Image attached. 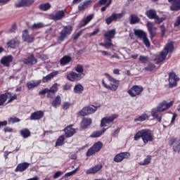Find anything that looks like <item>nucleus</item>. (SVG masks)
I'll list each match as a JSON object with an SVG mask.
<instances>
[{
	"instance_id": "6e6552de",
	"label": "nucleus",
	"mask_w": 180,
	"mask_h": 180,
	"mask_svg": "<svg viewBox=\"0 0 180 180\" xmlns=\"http://www.w3.org/2000/svg\"><path fill=\"white\" fill-rule=\"evenodd\" d=\"M179 81L180 79L175 72H170L168 74L169 88H175L178 86V82H179Z\"/></svg>"
},
{
	"instance_id": "3c124183",
	"label": "nucleus",
	"mask_w": 180,
	"mask_h": 180,
	"mask_svg": "<svg viewBox=\"0 0 180 180\" xmlns=\"http://www.w3.org/2000/svg\"><path fill=\"white\" fill-rule=\"evenodd\" d=\"M20 122V119L15 117H10L8 120V124H13L14 123H19Z\"/></svg>"
},
{
	"instance_id": "79ce46f5",
	"label": "nucleus",
	"mask_w": 180,
	"mask_h": 180,
	"mask_svg": "<svg viewBox=\"0 0 180 180\" xmlns=\"http://www.w3.org/2000/svg\"><path fill=\"white\" fill-rule=\"evenodd\" d=\"M51 8V4H50V3L42 4L39 6V9L44 11H49V9H50Z\"/></svg>"
},
{
	"instance_id": "9b49d317",
	"label": "nucleus",
	"mask_w": 180,
	"mask_h": 180,
	"mask_svg": "<svg viewBox=\"0 0 180 180\" xmlns=\"http://www.w3.org/2000/svg\"><path fill=\"white\" fill-rule=\"evenodd\" d=\"M142 140L144 144H147L148 141H153V132L148 129H142Z\"/></svg>"
},
{
	"instance_id": "4be33fe9",
	"label": "nucleus",
	"mask_w": 180,
	"mask_h": 180,
	"mask_svg": "<svg viewBox=\"0 0 180 180\" xmlns=\"http://www.w3.org/2000/svg\"><path fill=\"white\" fill-rule=\"evenodd\" d=\"M22 39L23 41H27V43H33V41H34V37L30 36V34H29V30H25L22 32Z\"/></svg>"
},
{
	"instance_id": "a878e982",
	"label": "nucleus",
	"mask_w": 180,
	"mask_h": 180,
	"mask_svg": "<svg viewBox=\"0 0 180 180\" xmlns=\"http://www.w3.org/2000/svg\"><path fill=\"white\" fill-rule=\"evenodd\" d=\"M102 164L96 165V166H94L89 169L86 170V174L87 175H91V174H96L97 172H99L103 168Z\"/></svg>"
},
{
	"instance_id": "69168bd1",
	"label": "nucleus",
	"mask_w": 180,
	"mask_h": 180,
	"mask_svg": "<svg viewBox=\"0 0 180 180\" xmlns=\"http://www.w3.org/2000/svg\"><path fill=\"white\" fill-rule=\"evenodd\" d=\"M84 32V30H81L80 31H79L74 37L73 40H78V39H79V36H81L82 34V32Z\"/></svg>"
},
{
	"instance_id": "bf43d9fd",
	"label": "nucleus",
	"mask_w": 180,
	"mask_h": 180,
	"mask_svg": "<svg viewBox=\"0 0 180 180\" xmlns=\"http://www.w3.org/2000/svg\"><path fill=\"white\" fill-rule=\"evenodd\" d=\"M139 60L142 64H146V63H147L148 61V56H140Z\"/></svg>"
},
{
	"instance_id": "37998d69",
	"label": "nucleus",
	"mask_w": 180,
	"mask_h": 180,
	"mask_svg": "<svg viewBox=\"0 0 180 180\" xmlns=\"http://www.w3.org/2000/svg\"><path fill=\"white\" fill-rule=\"evenodd\" d=\"M130 18V25H136V23H139V22H140V18H139V16L134 14H131Z\"/></svg>"
},
{
	"instance_id": "9d476101",
	"label": "nucleus",
	"mask_w": 180,
	"mask_h": 180,
	"mask_svg": "<svg viewBox=\"0 0 180 180\" xmlns=\"http://www.w3.org/2000/svg\"><path fill=\"white\" fill-rule=\"evenodd\" d=\"M102 147H103V143L97 141L87 150L86 153V157H91V155H94L96 153H99V150H102Z\"/></svg>"
},
{
	"instance_id": "a18cd8bd",
	"label": "nucleus",
	"mask_w": 180,
	"mask_h": 180,
	"mask_svg": "<svg viewBox=\"0 0 180 180\" xmlns=\"http://www.w3.org/2000/svg\"><path fill=\"white\" fill-rule=\"evenodd\" d=\"M65 140V138L64 137V136H59L56 141V146L58 147H61V146H64Z\"/></svg>"
},
{
	"instance_id": "0eeeda50",
	"label": "nucleus",
	"mask_w": 180,
	"mask_h": 180,
	"mask_svg": "<svg viewBox=\"0 0 180 180\" xmlns=\"http://www.w3.org/2000/svg\"><path fill=\"white\" fill-rule=\"evenodd\" d=\"M100 106H95L94 105L84 107L82 110L79 111L78 115L88 116V115H92V113H95L96 110H98V108Z\"/></svg>"
},
{
	"instance_id": "774afa93",
	"label": "nucleus",
	"mask_w": 180,
	"mask_h": 180,
	"mask_svg": "<svg viewBox=\"0 0 180 180\" xmlns=\"http://www.w3.org/2000/svg\"><path fill=\"white\" fill-rule=\"evenodd\" d=\"M180 25V16H178L176 22L174 24V27H178Z\"/></svg>"
},
{
	"instance_id": "cd10ccee",
	"label": "nucleus",
	"mask_w": 180,
	"mask_h": 180,
	"mask_svg": "<svg viewBox=\"0 0 180 180\" xmlns=\"http://www.w3.org/2000/svg\"><path fill=\"white\" fill-rule=\"evenodd\" d=\"M65 134L67 138L72 137L75 134V129L72 128V125L67 127L65 129Z\"/></svg>"
},
{
	"instance_id": "7c9ffc66",
	"label": "nucleus",
	"mask_w": 180,
	"mask_h": 180,
	"mask_svg": "<svg viewBox=\"0 0 180 180\" xmlns=\"http://www.w3.org/2000/svg\"><path fill=\"white\" fill-rule=\"evenodd\" d=\"M91 4V0L84 1L78 6V11L82 12V11H85V9H88V6Z\"/></svg>"
},
{
	"instance_id": "a19ab883",
	"label": "nucleus",
	"mask_w": 180,
	"mask_h": 180,
	"mask_svg": "<svg viewBox=\"0 0 180 180\" xmlns=\"http://www.w3.org/2000/svg\"><path fill=\"white\" fill-rule=\"evenodd\" d=\"M20 135L23 139H27V137H30V131L28 129H23L20 131Z\"/></svg>"
},
{
	"instance_id": "6e6d98bb",
	"label": "nucleus",
	"mask_w": 180,
	"mask_h": 180,
	"mask_svg": "<svg viewBox=\"0 0 180 180\" xmlns=\"http://www.w3.org/2000/svg\"><path fill=\"white\" fill-rule=\"evenodd\" d=\"M164 20H165V18L164 17L160 18V16L158 15L155 18V23H156V25H160V23H162Z\"/></svg>"
},
{
	"instance_id": "e433bc0d",
	"label": "nucleus",
	"mask_w": 180,
	"mask_h": 180,
	"mask_svg": "<svg viewBox=\"0 0 180 180\" xmlns=\"http://www.w3.org/2000/svg\"><path fill=\"white\" fill-rule=\"evenodd\" d=\"M159 105H163V106H162L161 108L165 109V110H168L169 108L173 106L174 101H170L169 103H167V101H163Z\"/></svg>"
},
{
	"instance_id": "6ab92c4d",
	"label": "nucleus",
	"mask_w": 180,
	"mask_h": 180,
	"mask_svg": "<svg viewBox=\"0 0 180 180\" xmlns=\"http://www.w3.org/2000/svg\"><path fill=\"white\" fill-rule=\"evenodd\" d=\"M169 4H172L169 7L172 12H178L180 11V0H168Z\"/></svg>"
},
{
	"instance_id": "393cba45",
	"label": "nucleus",
	"mask_w": 180,
	"mask_h": 180,
	"mask_svg": "<svg viewBox=\"0 0 180 180\" xmlns=\"http://www.w3.org/2000/svg\"><path fill=\"white\" fill-rule=\"evenodd\" d=\"M29 167H30V163L29 162L20 163L17 165L14 171L15 172H23L24 171H26Z\"/></svg>"
},
{
	"instance_id": "7ed1b4c3",
	"label": "nucleus",
	"mask_w": 180,
	"mask_h": 180,
	"mask_svg": "<svg viewBox=\"0 0 180 180\" xmlns=\"http://www.w3.org/2000/svg\"><path fill=\"white\" fill-rule=\"evenodd\" d=\"M144 88L141 85H133L129 89L127 90V94L131 98H136V96H141Z\"/></svg>"
},
{
	"instance_id": "412c9836",
	"label": "nucleus",
	"mask_w": 180,
	"mask_h": 180,
	"mask_svg": "<svg viewBox=\"0 0 180 180\" xmlns=\"http://www.w3.org/2000/svg\"><path fill=\"white\" fill-rule=\"evenodd\" d=\"M22 63L26 65H34L37 63V59L34 57V55L32 54L27 58H24Z\"/></svg>"
},
{
	"instance_id": "a211bd4d",
	"label": "nucleus",
	"mask_w": 180,
	"mask_h": 180,
	"mask_svg": "<svg viewBox=\"0 0 180 180\" xmlns=\"http://www.w3.org/2000/svg\"><path fill=\"white\" fill-rule=\"evenodd\" d=\"M13 62V56L12 55H8L6 56H3L0 60L1 64L4 67H10L11 63Z\"/></svg>"
},
{
	"instance_id": "473e14b6",
	"label": "nucleus",
	"mask_w": 180,
	"mask_h": 180,
	"mask_svg": "<svg viewBox=\"0 0 180 180\" xmlns=\"http://www.w3.org/2000/svg\"><path fill=\"white\" fill-rule=\"evenodd\" d=\"M51 105L53 108H57L59 106H61V96H57L54 101H52Z\"/></svg>"
},
{
	"instance_id": "ddd939ff",
	"label": "nucleus",
	"mask_w": 180,
	"mask_h": 180,
	"mask_svg": "<svg viewBox=\"0 0 180 180\" xmlns=\"http://www.w3.org/2000/svg\"><path fill=\"white\" fill-rule=\"evenodd\" d=\"M146 27L150 34V39H153L157 34V27L154 26V22L148 21Z\"/></svg>"
},
{
	"instance_id": "c9c22d12",
	"label": "nucleus",
	"mask_w": 180,
	"mask_h": 180,
	"mask_svg": "<svg viewBox=\"0 0 180 180\" xmlns=\"http://www.w3.org/2000/svg\"><path fill=\"white\" fill-rule=\"evenodd\" d=\"M167 56H168V52L165 51L164 49L160 52V57H159L157 60L156 64H160V63H162L167 58Z\"/></svg>"
},
{
	"instance_id": "338daca9",
	"label": "nucleus",
	"mask_w": 180,
	"mask_h": 180,
	"mask_svg": "<svg viewBox=\"0 0 180 180\" xmlns=\"http://www.w3.org/2000/svg\"><path fill=\"white\" fill-rule=\"evenodd\" d=\"M56 95V93L51 91L50 90L47 92L46 97L49 99H51L52 98H54V96Z\"/></svg>"
},
{
	"instance_id": "1a4fd4ad",
	"label": "nucleus",
	"mask_w": 180,
	"mask_h": 180,
	"mask_svg": "<svg viewBox=\"0 0 180 180\" xmlns=\"http://www.w3.org/2000/svg\"><path fill=\"white\" fill-rule=\"evenodd\" d=\"M164 106L163 104H159L158 107L153 108L151 111V116L154 117V119H156L160 123H161V120L162 119V117L160 115V113H162V112H165V109H162Z\"/></svg>"
},
{
	"instance_id": "864d4df0",
	"label": "nucleus",
	"mask_w": 180,
	"mask_h": 180,
	"mask_svg": "<svg viewBox=\"0 0 180 180\" xmlns=\"http://www.w3.org/2000/svg\"><path fill=\"white\" fill-rule=\"evenodd\" d=\"M123 13H112V16L114 17V20L115 22H117V19H122V18L124 16Z\"/></svg>"
},
{
	"instance_id": "49530a36",
	"label": "nucleus",
	"mask_w": 180,
	"mask_h": 180,
	"mask_svg": "<svg viewBox=\"0 0 180 180\" xmlns=\"http://www.w3.org/2000/svg\"><path fill=\"white\" fill-rule=\"evenodd\" d=\"M148 119V115L146 113L142 114L137 118H134V122H144Z\"/></svg>"
},
{
	"instance_id": "8fccbe9b",
	"label": "nucleus",
	"mask_w": 180,
	"mask_h": 180,
	"mask_svg": "<svg viewBox=\"0 0 180 180\" xmlns=\"http://www.w3.org/2000/svg\"><path fill=\"white\" fill-rule=\"evenodd\" d=\"M140 139H143V132L142 129L136 132L134 136V140L135 141H139Z\"/></svg>"
},
{
	"instance_id": "5fc2aeb1",
	"label": "nucleus",
	"mask_w": 180,
	"mask_h": 180,
	"mask_svg": "<svg viewBox=\"0 0 180 180\" xmlns=\"http://www.w3.org/2000/svg\"><path fill=\"white\" fill-rule=\"evenodd\" d=\"M155 70V65L150 63L147 65V67L145 68V71H154Z\"/></svg>"
},
{
	"instance_id": "680f3d73",
	"label": "nucleus",
	"mask_w": 180,
	"mask_h": 180,
	"mask_svg": "<svg viewBox=\"0 0 180 180\" xmlns=\"http://www.w3.org/2000/svg\"><path fill=\"white\" fill-rule=\"evenodd\" d=\"M71 106V103L70 102H65L63 105V110H67L70 109V107Z\"/></svg>"
},
{
	"instance_id": "f8f14e48",
	"label": "nucleus",
	"mask_w": 180,
	"mask_h": 180,
	"mask_svg": "<svg viewBox=\"0 0 180 180\" xmlns=\"http://www.w3.org/2000/svg\"><path fill=\"white\" fill-rule=\"evenodd\" d=\"M119 117L118 115L113 114L110 117H106L102 118L101 121V127H106L107 124H110V123H113L115 120L117 119Z\"/></svg>"
},
{
	"instance_id": "f257e3e1",
	"label": "nucleus",
	"mask_w": 180,
	"mask_h": 180,
	"mask_svg": "<svg viewBox=\"0 0 180 180\" xmlns=\"http://www.w3.org/2000/svg\"><path fill=\"white\" fill-rule=\"evenodd\" d=\"M105 76L106 77L107 79L110 81V82H113V84H106L105 82V79H103V86H104V88H106V89H109V91H117V88H119L120 82L108 73H105Z\"/></svg>"
},
{
	"instance_id": "13d9d810",
	"label": "nucleus",
	"mask_w": 180,
	"mask_h": 180,
	"mask_svg": "<svg viewBox=\"0 0 180 180\" xmlns=\"http://www.w3.org/2000/svg\"><path fill=\"white\" fill-rule=\"evenodd\" d=\"M49 91L56 94V92L58 91V84L57 83H55L50 89H49Z\"/></svg>"
},
{
	"instance_id": "72a5a7b5",
	"label": "nucleus",
	"mask_w": 180,
	"mask_h": 180,
	"mask_svg": "<svg viewBox=\"0 0 180 180\" xmlns=\"http://www.w3.org/2000/svg\"><path fill=\"white\" fill-rule=\"evenodd\" d=\"M146 16L148 19H155L158 16L157 11L154 9H150L146 11Z\"/></svg>"
},
{
	"instance_id": "4d7b16f0",
	"label": "nucleus",
	"mask_w": 180,
	"mask_h": 180,
	"mask_svg": "<svg viewBox=\"0 0 180 180\" xmlns=\"http://www.w3.org/2000/svg\"><path fill=\"white\" fill-rule=\"evenodd\" d=\"M160 31H161V39H164L165 36V33H167V29L165 28V25H160Z\"/></svg>"
},
{
	"instance_id": "39448f33",
	"label": "nucleus",
	"mask_w": 180,
	"mask_h": 180,
	"mask_svg": "<svg viewBox=\"0 0 180 180\" xmlns=\"http://www.w3.org/2000/svg\"><path fill=\"white\" fill-rule=\"evenodd\" d=\"M134 33L135 36L139 37V39H143V43L145 44L146 47H150L151 46V44L150 43V39H148V37H147V33H146L142 30H134Z\"/></svg>"
},
{
	"instance_id": "f704fd0d",
	"label": "nucleus",
	"mask_w": 180,
	"mask_h": 180,
	"mask_svg": "<svg viewBox=\"0 0 180 180\" xmlns=\"http://www.w3.org/2000/svg\"><path fill=\"white\" fill-rule=\"evenodd\" d=\"M168 54L169 53H172L174 51V42L171 41L166 44V46L163 49Z\"/></svg>"
},
{
	"instance_id": "c756f323",
	"label": "nucleus",
	"mask_w": 180,
	"mask_h": 180,
	"mask_svg": "<svg viewBox=\"0 0 180 180\" xmlns=\"http://www.w3.org/2000/svg\"><path fill=\"white\" fill-rule=\"evenodd\" d=\"M72 61V58L70 56H64L60 60V64L62 67H64V65H67V64H70Z\"/></svg>"
},
{
	"instance_id": "f03ea898",
	"label": "nucleus",
	"mask_w": 180,
	"mask_h": 180,
	"mask_svg": "<svg viewBox=\"0 0 180 180\" xmlns=\"http://www.w3.org/2000/svg\"><path fill=\"white\" fill-rule=\"evenodd\" d=\"M115 34H116V30H110L108 31L104 34L105 43H101L100 46H102V47H105V49H109V47H112V46H113V43H112V39L115 38Z\"/></svg>"
},
{
	"instance_id": "09e8293b",
	"label": "nucleus",
	"mask_w": 180,
	"mask_h": 180,
	"mask_svg": "<svg viewBox=\"0 0 180 180\" xmlns=\"http://www.w3.org/2000/svg\"><path fill=\"white\" fill-rule=\"evenodd\" d=\"M150 162H151V155H148L143 162H140L139 164V165H148Z\"/></svg>"
},
{
	"instance_id": "4c0bfd02",
	"label": "nucleus",
	"mask_w": 180,
	"mask_h": 180,
	"mask_svg": "<svg viewBox=\"0 0 180 180\" xmlns=\"http://www.w3.org/2000/svg\"><path fill=\"white\" fill-rule=\"evenodd\" d=\"M106 131V129L103 128L102 130L101 131H94L91 134V137L92 139H96L98 137H101V136H102V134H103Z\"/></svg>"
},
{
	"instance_id": "c03bdc74",
	"label": "nucleus",
	"mask_w": 180,
	"mask_h": 180,
	"mask_svg": "<svg viewBox=\"0 0 180 180\" xmlns=\"http://www.w3.org/2000/svg\"><path fill=\"white\" fill-rule=\"evenodd\" d=\"M42 27H44L43 22H38L31 25L30 29H31V30H37V29H42Z\"/></svg>"
},
{
	"instance_id": "052dcab7",
	"label": "nucleus",
	"mask_w": 180,
	"mask_h": 180,
	"mask_svg": "<svg viewBox=\"0 0 180 180\" xmlns=\"http://www.w3.org/2000/svg\"><path fill=\"white\" fill-rule=\"evenodd\" d=\"M112 22H115V18L113 17V14H112L110 16L108 17L105 19V23L107 25H110V23H112Z\"/></svg>"
},
{
	"instance_id": "aec40b11",
	"label": "nucleus",
	"mask_w": 180,
	"mask_h": 180,
	"mask_svg": "<svg viewBox=\"0 0 180 180\" xmlns=\"http://www.w3.org/2000/svg\"><path fill=\"white\" fill-rule=\"evenodd\" d=\"M43 117H44V112L37 110L30 115V119L31 120H40L41 119H43Z\"/></svg>"
},
{
	"instance_id": "0e129e2a",
	"label": "nucleus",
	"mask_w": 180,
	"mask_h": 180,
	"mask_svg": "<svg viewBox=\"0 0 180 180\" xmlns=\"http://www.w3.org/2000/svg\"><path fill=\"white\" fill-rule=\"evenodd\" d=\"M63 174H64V172H63L61 171L56 172L53 175V179H57V178H60V176H61V175H63Z\"/></svg>"
},
{
	"instance_id": "5701e85b",
	"label": "nucleus",
	"mask_w": 180,
	"mask_h": 180,
	"mask_svg": "<svg viewBox=\"0 0 180 180\" xmlns=\"http://www.w3.org/2000/svg\"><path fill=\"white\" fill-rule=\"evenodd\" d=\"M34 4V0H21L19 3L15 4V8L28 7Z\"/></svg>"
},
{
	"instance_id": "c85d7f7f",
	"label": "nucleus",
	"mask_w": 180,
	"mask_h": 180,
	"mask_svg": "<svg viewBox=\"0 0 180 180\" xmlns=\"http://www.w3.org/2000/svg\"><path fill=\"white\" fill-rule=\"evenodd\" d=\"M92 124V119L91 118H83L80 123V127L81 129H86L89 126H91Z\"/></svg>"
},
{
	"instance_id": "603ef678",
	"label": "nucleus",
	"mask_w": 180,
	"mask_h": 180,
	"mask_svg": "<svg viewBox=\"0 0 180 180\" xmlns=\"http://www.w3.org/2000/svg\"><path fill=\"white\" fill-rule=\"evenodd\" d=\"M108 0H99L98 2L94 6V8L96 9L101 6V5H106Z\"/></svg>"
},
{
	"instance_id": "bb28decb",
	"label": "nucleus",
	"mask_w": 180,
	"mask_h": 180,
	"mask_svg": "<svg viewBox=\"0 0 180 180\" xmlns=\"http://www.w3.org/2000/svg\"><path fill=\"white\" fill-rule=\"evenodd\" d=\"M58 75V71H53L48 75L43 77L41 82L42 81L44 84H46V82H49V81H51V79H53V78H54V77H56Z\"/></svg>"
},
{
	"instance_id": "2eb2a0df",
	"label": "nucleus",
	"mask_w": 180,
	"mask_h": 180,
	"mask_svg": "<svg viewBox=\"0 0 180 180\" xmlns=\"http://www.w3.org/2000/svg\"><path fill=\"white\" fill-rule=\"evenodd\" d=\"M82 78V74H78L75 72H70L69 74L67 75V79L71 81V82L81 81Z\"/></svg>"
},
{
	"instance_id": "de8ad7c7",
	"label": "nucleus",
	"mask_w": 180,
	"mask_h": 180,
	"mask_svg": "<svg viewBox=\"0 0 180 180\" xmlns=\"http://www.w3.org/2000/svg\"><path fill=\"white\" fill-rule=\"evenodd\" d=\"M75 71L77 72V74H82V77H85V73H84V66L82 65H77L75 68Z\"/></svg>"
},
{
	"instance_id": "f3484780",
	"label": "nucleus",
	"mask_w": 180,
	"mask_h": 180,
	"mask_svg": "<svg viewBox=\"0 0 180 180\" xmlns=\"http://www.w3.org/2000/svg\"><path fill=\"white\" fill-rule=\"evenodd\" d=\"M65 16V11L60 10L57 11L55 14H51L50 18L52 20L57 22V20H61V19H63V18H64Z\"/></svg>"
},
{
	"instance_id": "e2e57ef3",
	"label": "nucleus",
	"mask_w": 180,
	"mask_h": 180,
	"mask_svg": "<svg viewBox=\"0 0 180 180\" xmlns=\"http://www.w3.org/2000/svg\"><path fill=\"white\" fill-rule=\"evenodd\" d=\"M76 172H77V169L72 171V172H68V173L65 174L64 177L65 178H68V176H72V175L76 174Z\"/></svg>"
},
{
	"instance_id": "20e7f679",
	"label": "nucleus",
	"mask_w": 180,
	"mask_h": 180,
	"mask_svg": "<svg viewBox=\"0 0 180 180\" xmlns=\"http://www.w3.org/2000/svg\"><path fill=\"white\" fill-rule=\"evenodd\" d=\"M8 98H10L8 100ZM18 99V96L14 94L12 96L11 92H6L5 94H0V106H4L6 101H8L7 103H11L13 101Z\"/></svg>"
},
{
	"instance_id": "b1692460",
	"label": "nucleus",
	"mask_w": 180,
	"mask_h": 180,
	"mask_svg": "<svg viewBox=\"0 0 180 180\" xmlns=\"http://www.w3.org/2000/svg\"><path fill=\"white\" fill-rule=\"evenodd\" d=\"M20 44V41L18 39V38H14L11 39L7 42V47L8 49H17V47H19V45Z\"/></svg>"
},
{
	"instance_id": "dca6fc26",
	"label": "nucleus",
	"mask_w": 180,
	"mask_h": 180,
	"mask_svg": "<svg viewBox=\"0 0 180 180\" xmlns=\"http://www.w3.org/2000/svg\"><path fill=\"white\" fill-rule=\"evenodd\" d=\"M169 146H173V151L175 153H179L180 152V139H178L176 138H172L169 141Z\"/></svg>"
},
{
	"instance_id": "4468645a",
	"label": "nucleus",
	"mask_w": 180,
	"mask_h": 180,
	"mask_svg": "<svg viewBox=\"0 0 180 180\" xmlns=\"http://www.w3.org/2000/svg\"><path fill=\"white\" fill-rule=\"evenodd\" d=\"M128 158H130V153L121 152L120 153H117L114 157V162H122L123 161V160H127Z\"/></svg>"
},
{
	"instance_id": "423d86ee",
	"label": "nucleus",
	"mask_w": 180,
	"mask_h": 180,
	"mask_svg": "<svg viewBox=\"0 0 180 180\" xmlns=\"http://www.w3.org/2000/svg\"><path fill=\"white\" fill-rule=\"evenodd\" d=\"M72 33V26L66 25L64 26L60 32L59 33L60 36L58 38V41H63Z\"/></svg>"
},
{
	"instance_id": "ea45409f",
	"label": "nucleus",
	"mask_w": 180,
	"mask_h": 180,
	"mask_svg": "<svg viewBox=\"0 0 180 180\" xmlns=\"http://www.w3.org/2000/svg\"><path fill=\"white\" fill-rule=\"evenodd\" d=\"M95 16V14H89L87 15L85 18L82 20L83 24L82 26H86L92 19H94V17Z\"/></svg>"
},
{
	"instance_id": "58836bf2",
	"label": "nucleus",
	"mask_w": 180,
	"mask_h": 180,
	"mask_svg": "<svg viewBox=\"0 0 180 180\" xmlns=\"http://www.w3.org/2000/svg\"><path fill=\"white\" fill-rule=\"evenodd\" d=\"M73 91L75 92V94H82V92H84V86L80 84H76L73 89Z\"/></svg>"
},
{
	"instance_id": "2f4dec72",
	"label": "nucleus",
	"mask_w": 180,
	"mask_h": 180,
	"mask_svg": "<svg viewBox=\"0 0 180 180\" xmlns=\"http://www.w3.org/2000/svg\"><path fill=\"white\" fill-rule=\"evenodd\" d=\"M40 84H41V79L37 80V82H28L27 83V87L28 89H32L33 88H36V86H38V85H40Z\"/></svg>"
}]
</instances>
